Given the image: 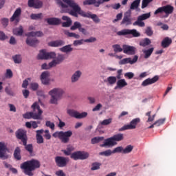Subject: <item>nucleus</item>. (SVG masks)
<instances>
[{
	"mask_svg": "<svg viewBox=\"0 0 176 176\" xmlns=\"http://www.w3.org/2000/svg\"><path fill=\"white\" fill-rule=\"evenodd\" d=\"M63 1L65 2V3H63L61 0H56L57 4L59 5V6H61L62 9H63L64 10H67L69 6L72 9L69 12L71 16H74V17H78V14H80V16H81L82 17H87V19H89L90 13H87L86 12L82 10V8H80L79 5L75 3V1L63 0Z\"/></svg>",
	"mask_w": 176,
	"mask_h": 176,
	"instance_id": "1",
	"label": "nucleus"
},
{
	"mask_svg": "<svg viewBox=\"0 0 176 176\" xmlns=\"http://www.w3.org/2000/svg\"><path fill=\"white\" fill-rule=\"evenodd\" d=\"M41 167V164L39 161L36 160H31L26 161L21 164V170H23L24 174L28 176H34V170L39 168Z\"/></svg>",
	"mask_w": 176,
	"mask_h": 176,
	"instance_id": "2",
	"label": "nucleus"
},
{
	"mask_svg": "<svg viewBox=\"0 0 176 176\" xmlns=\"http://www.w3.org/2000/svg\"><path fill=\"white\" fill-rule=\"evenodd\" d=\"M34 112H28L23 115L24 119H34V120H42V113L43 111L41 109V107L36 102L32 105Z\"/></svg>",
	"mask_w": 176,
	"mask_h": 176,
	"instance_id": "3",
	"label": "nucleus"
},
{
	"mask_svg": "<svg viewBox=\"0 0 176 176\" xmlns=\"http://www.w3.org/2000/svg\"><path fill=\"white\" fill-rule=\"evenodd\" d=\"M64 93V89L61 88H54L50 90L48 93L49 96H51V98L50 100V104L57 105V104H58V101L63 98Z\"/></svg>",
	"mask_w": 176,
	"mask_h": 176,
	"instance_id": "4",
	"label": "nucleus"
},
{
	"mask_svg": "<svg viewBox=\"0 0 176 176\" xmlns=\"http://www.w3.org/2000/svg\"><path fill=\"white\" fill-rule=\"evenodd\" d=\"M72 131L69 130L67 131H56L52 134L54 138H58L63 144H68L69 142V138L72 137Z\"/></svg>",
	"mask_w": 176,
	"mask_h": 176,
	"instance_id": "5",
	"label": "nucleus"
},
{
	"mask_svg": "<svg viewBox=\"0 0 176 176\" xmlns=\"http://www.w3.org/2000/svg\"><path fill=\"white\" fill-rule=\"evenodd\" d=\"M15 137L16 140H20L23 145H27L28 141V135H27V131L23 129H19L15 132Z\"/></svg>",
	"mask_w": 176,
	"mask_h": 176,
	"instance_id": "6",
	"label": "nucleus"
},
{
	"mask_svg": "<svg viewBox=\"0 0 176 176\" xmlns=\"http://www.w3.org/2000/svg\"><path fill=\"white\" fill-rule=\"evenodd\" d=\"M117 35H119L120 36L124 35H132L133 38H138V36H141V34L135 29H124L118 32Z\"/></svg>",
	"mask_w": 176,
	"mask_h": 176,
	"instance_id": "7",
	"label": "nucleus"
},
{
	"mask_svg": "<svg viewBox=\"0 0 176 176\" xmlns=\"http://www.w3.org/2000/svg\"><path fill=\"white\" fill-rule=\"evenodd\" d=\"M39 60H52L56 58V52H47L46 50H41L38 54Z\"/></svg>",
	"mask_w": 176,
	"mask_h": 176,
	"instance_id": "8",
	"label": "nucleus"
},
{
	"mask_svg": "<svg viewBox=\"0 0 176 176\" xmlns=\"http://www.w3.org/2000/svg\"><path fill=\"white\" fill-rule=\"evenodd\" d=\"M141 122L140 118H134L132 120L129 124L124 125L123 127L119 129V131H124V130H134L137 129V124Z\"/></svg>",
	"mask_w": 176,
	"mask_h": 176,
	"instance_id": "9",
	"label": "nucleus"
},
{
	"mask_svg": "<svg viewBox=\"0 0 176 176\" xmlns=\"http://www.w3.org/2000/svg\"><path fill=\"white\" fill-rule=\"evenodd\" d=\"M151 18V12L146 14H142V15L138 16L136 21L133 23V25H138V27H145V23L144 20H148Z\"/></svg>",
	"mask_w": 176,
	"mask_h": 176,
	"instance_id": "10",
	"label": "nucleus"
},
{
	"mask_svg": "<svg viewBox=\"0 0 176 176\" xmlns=\"http://www.w3.org/2000/svg\"><path fill=\"white\" fill-rule=\"evenodd\" d=\"M67 113L71 116V118H75V119H84V118L87 116V112L84 111L82 113H79L74 109H67Z\"/></svg>",
	"mask_w": 176,
	"mask_h": 176,
	"instance_id": "11",
	"label": "nucleus"
},
{
	"mask_svg": "<svg viewBox=\"0 0 176 176\" xmlns=\"http://www.w3.org/2000/svg\"><path fill=\"white\" fill-rule=\"evenodd\" d=\"M55 59L52 60L49 63L50 67L52 68V67H56V65H58V64H61L64 60H65V55L64 54H58L56 57L54 58Z\"/></svg>",
	"mask_w": 176,
	"mask_h": 176,
	"instance_id": "12",
	"label": "nucleus"
},
{
	"mask_svg": "<svg viewBox=\"0 0 176 176\" xmlns=\"http://www.w3.org/2000/svg\"><path fill=\"white\" fill-rule=\"evenodd\" d=\"M164 15H160V19H167L170 14H173L174 12V7L171 5L164 6Z\"/></svg>",
	"mask_w": 176,
	"mask_h": 176,
	"instance_id": "13",
	"label": "nucleus"
},
{
	"mask_svg": "<svg viewBox=\"0 0 176 176\" xmlns=\"http://www.w3.org/2000/svg\"><path fill=\"white\" fill-rule=\"evenodd\" d=\"M133 19H131V12H126L124 14L122 21H121V25H131Z\"/></svg>",
	"mask_w": 176,
	"mask_h": 176,
	"instance_id": "14",
	"label": "nucleus"
},
{
	"mask_svg": "<svg viewBox=\"0 0 176 176\" xmlns=\"http://www.w3.org/2000/svg\"><path fill=\"white\" fill-rule=\"evenodd\" d=\"M55 163L58 167H65L68 163V159L65 157L56 156L55 157Z\"/></svg>",
	"mask_w": 176,
	"mask_h": 176,
	"instance_id": "15",
	"label": "nucleus"
},
{
	"mask_svg": "<svg viewBox=\"0 0 176 176\" xmlns=\"http://www.w3.org/2000/svg\"><path fill=\"white\" fill-rule=\"evenodd\" d=\"M137 61H138V56L135 55L133 59H131V58H125L120 60L119 61V64L120 65H124L125 64H131L133 65V64H135Z\"/></svg>",
	"mask_w": 176,
	"mask_h": 176,
	"instance_id": "16",
	"label": "nucleus"
},
{
	"mask_svg": "<svg viewBox=\"0 0 176 176\" xmlns=\"http://www.w3.org/2000/svg\"><path fill=\"white\" fill-rule=\"evenodd\" d=\"M8 147H6V145L5 144L0 142V159H2L3 160H6L8 157V155H6V153L8 152Z\"/></svg>",
	"mask_w": 176,
	"mask_h": 176,
	"instance_id": "17",
	"label": "nucleus"
},
{
	"mask_svg": "<svg viewBox=\"0 0 176 176\" xmlns=\"http://www.w3.org/2000/svg\"><path fill=\"white\" fill-rule=\"evenodd\" d=\"M28 5L29 8H34V9H41L43 3L40 0H28Z\"/></svg>",
	"mask_w": 176,
	"mask_h": 176,
	"instance_id": "18",
	"label": "nucleus"
},
{
	"mask_svg": "<svg viewBox=\"0 0 176 176\" xmlns=\"http://www.w3.org/2000/svg\"><path fill=\"white\" fill-rule=\"evenodd\" d=\"M115 145H118V142H115L113 137L105 139L104 141V144H100L102 148H104V146H108L111 148L112 146H115Z\"/></svg>",
	"mask_w": 176,
	"mask_h": 176,
	"instance_id": "19",
	"label": "nucleus"
},
{
	"mask_svg": "<svg viewBox=\"0 0 176 176\" xmlns=\"http://www.w3.org/2000/svg\"><path fill=\"white\" fill-rule=\"evenodd\" d=\"M122 47H123V53H124L125 54H130V55L135 54V50H136L135 47L130 46L127 45H123Z\"/></svg>",
	"mask_w": 176,
	"mask_h": 176,
	"instance_id": "20",
	"label": "nucleus"
},
{
	"mask_svg": "<svg viewBox=\"0 0 176 176\" xmlns=\"http://www.w3.org/2000/svg\"><path fill=\"white\" fill-rule=\"evenodd\" d=\"M157 80H159V76H155L153 78H147L142 82V86L145 87L146 86H148V85H153V83H156Z\"/></svg>",
	"mask_w": 176,
	"mask_h": 176,
	"instance_id": "21",
	"label": "nucleus"
},
{
	"mask_svg": "<svg viewBox=\"0 0 176 176\" xmlns=\"http://www.w3.org/2000/svg\"><path fill=\"white\" fill-rule=\"evenodd\" d=\"M20 16H21V8H19L14 11L13 15L10 18V21L13 22L15 20L16 23H19V21H20Z\"/></svg>",
	"mask_w": 176,
	"mask_h": 176,
	"instance_id": "22",
	"label": "nucleus"
},
{
	"mask_svg": "<svg viewBox=\"0 0 176 176\" xmlns=\"http://www.w3.org/2000/svg\"><path fill=\"white\" fill-rule=\"evenodd\" d=\"M49 76H50V73L47 71L43 72L41 74L40 79L43 85H49Z\"/></svg>",
	"mask_w": 176,
	"mask_h": 176,
	"instance_id": "23",
	"label": "nucleus"
},
{
	"mask_svg": "<svg viewBox=\"0 0 176 176\" xmlns=\"http://www.w3.org/2000/svg\"><path fill=\"white\" fill-rule=\"evenodd\" d=\"M80 76H82V72H80V70L76 71L71 77L72 83L78 82V80L80 79Z\"/></svg>",
	"mask_w": 176,
	"mask_h": 176,
	"instance_id": "24",
	"label": "nucleus"
},
{
	"mask_svg": "<svg viewBox=\"0 0 176 176\" xmlns=\"http://www.w3.org/2000/svg\"><path fill=\"white\" fill-rule=\"evenodd\" d=\"M47 22L50 25H58L61 24V19L58 18H48Z\"/></svg>",
	"mask_w": 176,
	"mask_h": 176,
	"instance_id": "25",
	"label": "nucleus"
},
{
	"mask_svg": "<svg viewBox=\"0 0 176 176\" xmlns=\"http://www.w3.org/2000/svg\"><path fill=\"white\" fill-rule=\"evenodd\" d=\"M62 20H63L64 21H66V22H63L62 23L63 27L68 28V27H71V25H72V20L69 16H62Z\"/></svg>",
	"mask_w": 176,
	"mask_h": 176,
	"instance_id": "26",
	"label": "nucleus"
},
{
	"mask_svg": "<svg viewBox=\"0 0 176 176\" xmlns=\"http://www.w3.org/2000/svg\"><path fill=\"white\" fill-rule=\"evenodd\" d=\"M45 131L43 129L41 130H37L36 131V142L37 144H43V137L41 135V134H43V132Z\"/></svg>",
	"mask_w": 176,
	"mask_h": 176,
	"instance_id": "27",
	"label": "nucleus"
},
{
	"mask_svg": "<svg viewBox=\"0 0 176 176\" xmlns=\"http://www.w3.org/2000/svg\"><path fill=\"white\" fill-rule=\"evenodd\" d=\"M26 43L29 46H32L33 47H35V46H36L39 43V41L36 38H31V37L29 36L26 39Z\"/></svg>",
	"mask_w": 176,
	"mask_h": 176,
	"instance_id": "28",
	"label": "nucleus"
},
{
	"mask_svg": "<svg viewBox=\"0 0 176 176\" xmlns=\"http://www.w3.org/2000/svg\"><path fill=\"white\" fill-rule=\"evenodd\" d=\"M84 6H90L91 5H94L95 8H99L100 6L98 4V1L97 0H85L82 3Z\"/></svg>",
	"mask_w": 176,
	"mask_h": 176,
	"instance_id": "29",
	"label": "nucleus"
},
{
	"mask_svg": "<svg viewBox=\"0 0 176 176\" xmlns=\"http://www.w3.org/2000/svg\"><path fill=\"white\" fill-rule=\"evenodd\" d=\"M64 41L63 40H56L49 43V46L51 47H60V46L64 45Z\"/></svg>",
	"mask_w": 176,
	"mask_h": 176,
	"instance_id": "30",
	"label": "nucleus"
},
{
	"mask_svg": "<svg viewBox=\"0 0 176 176\" xmlns=\"http://www.w3.org/2000/svg\"><path fill=\"white\" fill-rule=\"evenodd\" d=\"M171 43H173V40L168 37H166L162 40L161 45L164 49H166V47H168Z\"/></svg>",
	"mask_w": 176,
	"mask_h": 176,
	"instance_id": "31",
	"label": "nucleus"
},
{
	"mask_svg": "<svg viewBox=\"0 0 176 176\" xmlns=\"http://www.w3.org/2000/svg\"><path fill=\"white\" fill-rule=\"evenodd\" d=\"M116 86L115 87V89H123V87H126L127 86V82H126L125 79H119L117 81Z\"/></svg>",
	"mask_w": 176,
	"mask_h": 176,
	"instance_id": "32",
	"label": "nucleus"
},
{
	"mask_svg": "<svg viewBox=\"0 0 176 176\" xmlns=\"http://www.w3.org/2000/svg\"><path fill=\"white\" fill-rule=\"evenodd\" d=\"M14 157L16 160H21V149L16 147L14 151Z\"/></svg>",
	"mask_w": 176,
	"mask_h": 176,
	"instance_id": "33",
	"label": "nucleus"
},
{
	"mask_svg": "<svg viewBox=\"0 0 176 176\" xmlns=\"http://www.w3.org/2000/svg\"><path fill=\"white\" fill-rule=\"evenodd\" d=\"M154 50H155V48H153V47L143 50V53L144 54V58H149L151 57V56H152V53H153Z\"/></svg>",
	"mask_w": 176,
	"mask_h": 176,
	"instance_id": "34",
	"label": "nucleus"
},
{
	"mask_svg": "<svg viewBox=\"0 0 176 176\" xmlns=\"http://www.w3.org/2000/svg\"><path fill=\"white\" fill-rule=\"evenodd\" d=\"M115 142H119L120 141H123L124 140V135L123 133H118L112 136Z\"/></svg>",
	"mask_w": 176,
	"mask_h": 176,
	"instance_id": "35",
	"label": "nucleus"
},
{
	"mask_svg": "<svg viewBox=\"0 0 176 176\" xmlns=\"http://www.w3.org/2000/svg\"><path fill=\"white\" fill-rule=\"evenodd\" d=\"M63 53H71L74 50V48L71 47V45H65L60 49Z\"/></svg>",
	"mask_w": 176,
	"mask_h": 176,
	"instance_id": "36",
	"label": "nucleus"
},
{
	"mask_svg": "<svg viewBox=\"0 0 176 176\" xmlns=\"http://www.w3.org/2000/svg\"><path fill=\"white\" fill-rule=\"evenodd\" d=\"M150 43H152L151 39L146 38L140 42V46H142V47H146V46H149Z\"/></svg>",
	"mask_w": 176,
	"mask_h": 176,
	"instance_id": "37",
	"label": "nucleus"
},
{
	"mask_svg": "<svg viewBox=\"0 0 176 176\" xmlns=\"http://www.w3.org/2000/svg\"><path fill=\"white\" fill-rule=\"evenodd\" d=\"M140 3H141V0H135L131 4L130 9L131 10H135V9H138L140 6Z\"/></svg>",
	"mask_w": 176,
	"mask_h": 176,
	"instance_id": "38",
	"label": "nucleus"
},
{
	"mask_svg": "<svg viewBox=\"0 0 176 176\" xmlns=\"http://www.w3.org/2000/svg\"><path fill=\"white\" fill-rule=\"evenodd\" d=\"M65 34L69 38H74L75 39H79L80 38V35L76 34V33L69 32L68 30L65 31Z\"/></svg>",
	"mask_w": 176,
	"mask_h": 176,
	"instance_id": "39",
	"label": "nucleus"
},
{
	"mask_svg": "<svg viewBox=\"0 0 176 176\" xmlns=\"http://www.w3.org/2000/svg\"><path fill=\"white\" fill-rule=\"evenodd\" d=\"M28 36H43V32L41 31L30 32L28 33Z\"/></svg>",
	"mask_w": 176,
	"mask_h": 176,
	"instance_id": "40",
	"label": "nucleus"
},
{
	"mask_svg": "<svg viewBox=\"0 0 176 176\" xmlns=\"http://www.w3.org/2000/svg\"><path fill=\"white\" fill-rule=\"evenodd\" d=\"M82 27V24L80 23V22L76 21L74 23L73 25L71 26L70 30L72 31H75L76 30H80V28Z\"/></svg>",
	"mask_w": 176,
	"mask_h": 176,
	"instance_id": "41",
	"label": "nucleus"
},
{
	"mask_svg": "<svg viewBox=\"0 0 176 176\" xmlns=\"http://www.w3.org/2000/svg\"><path fill=\"white\" fill-rule=\"evenodd\" d=\"M13 32L14 35L21 36V35H23V32H24V31L23 30V26H20L19 28L14 29L13 30Z\"/></svg>",
	"mask_w": 176,
	"mask_h": 176,
	"instance_id": "42",
	"label": "nucleus"
},
{
	"mask_svg": "<svg viewBox=\"0 0 176 176\" xmlns=\"http://www.w3.org/2000/svg\"><path fill=\"white\" fill-rule=\"evenodd\" d=\"M80 160H86L89 156V153L85 151H79Z\"/></svg>",
	"mask_w": 176,
	"mask_h": 176,
	"instance_id": "43",
	"label": "nucleus"
},
{
	"mask_svg": "<svg viewBox=\"0 0 176 176\" xmlns=\"http://www.w3.org/2000/svg\"><path fill=\"white\" fill-rule=\"evenodd\" d=\"M112 47L115 53H120L123 52V48H122V47H120V45L119 44L113 45Z\"/></svg>",
	"mask_w": 176,
	"mask_h": 176,
	"instance_id": "44",
	"label": "nucleus"
},
{
	"mask_svg": "<svg viewBox=\"0 0 176 176\" xmlns=\"http://www.w3.org/2000/svg\"><path fill=\"white\" fill-rule=\"evenodd\" d=\"M113 151L111 149L106 150L104 151L99 153L100 156H106L108 157V156H111L113 154Z\"/></svg>",
	"mask_w": 176,
	"mask_h": 176,
	"instance_id": "45",
	"label": "nucleus"
},
{
	"mask_svg": "<svg viewBox=\"0 0 176 176\" xmlns=\"http://www.w3.org/2000/svg\"><path fill=\"white\" fill-rule=\"evenodd\" d=\"M163 13H164V8L163 6L158 8L154 12L155 16H157L158 14H160V16H164V14H163Z\"/></svg>",
	"mask_w": 176,
	"mask_h": 176,
	"instance_id": "46",
	"label": "nucleus"
},
{
	"mask_svg": "<svg viewBox=\"0 0 176 176\" xmlns=\"http://www.w3.org/2000/svg\"><path fill=\"white\" fill-rule=\"evenodd\" d=\"M117 79L118 78L116 76H109L107 78V82L109 85H111L112 86L113 85H115V83H116Z\"/></svg>",
	"mask_w": 176,
	"mask_h": 176,
	"instance_id": "47",
	"label": "nucleus"
},
{
	"mask_svg": "<svg viewBox=\"0 0 176 176\" xmlns=\"http://www.w3.org/2000/svg\"><path fill=\"white\" fill-rule=\"evenodd\" d=\"M101 141H104V137H95L91 139V144H98V142H101Z\"/></svg>",
	"mask_w": 176,
	"mask_h": 176,
	"instance_id": "48",
	"label": "nucleus"
},
{
	"mask_svg": "<svg viewBox=\"0 0 176 176\" xmlns=\"http://www.w3.org/2000/svg\"><path fill=\"white\" fill-rule=\"evenodd\" d=\"M12 60L15 64H21V55H15L12 56Z\"/></svg>",
	"mask_w": 176,
	"mask_h": 176,
	"instance_id": "49",
	"label": "nucleus"
},
{
	"mask_svg": "<svg viewBox=\"0 0 176 176\" xmlns=\"http://www.w3.org/2000/svg\"><path fill=\"white\" fill-rule=\"evenodd\" d=\"M133 149H134V146L132 145H128L124 148H123V153H130L133 151Z\"/></svg>",
	"mask_w": 176,
	"mask_h": 176,
	"instance_id": "50",
	"label": "nucleus"
},
{
	"mask_svg": "<svg viewBox=\"0 0 176 176\" xmlns=\"http://www.w3.org/2000/svg\"><path fill=\"white\" fill-rule=\"evenodd\" d=\"M30 19L32 20H39V19H42V13L32 14L30 15Z\"/></svg>",
	"mask_w": 176,
	"mask_h": 176,
	"instance_id": "51",
	"label": "nucleus"
},
{
	"mask_svg": "<svg viewBox=\"0 0 176 176\" xmlns=\"http://www.w3.org/2000/svg\"><path fill=\"white\" fill-rule=\"evenodd\" d=\"M73 160H80V153L79 151L72 153L70 156Z\"/></svg>",
	"mask_w": 176,
	"mask_h": 176,
	"instance_id": "52",
	"label": "nucleus"
},
{
	"mask_svg": "<svg viewBox=\"0 0 176 176\" xmlns=\"http://www.w3.org/2000/svg\"><path fill=\"white\" fill-rule=\"evenodd\" d=\"M88 19H92L93 21H94V23H100V18H98V16H97V14H89V16Z\"/></svg>",
	"mask_w": 176,
	"mask_h": 176,
	"instance_id": "53",
	"label": "nucleus"
},
{
	"mask_svg": "<svg viewBox=\"0 0 176 176\" xmlns=\"http://www.w3.org/2000/svg\"><path fill=\"white\" fill-rule=\"evenodd\" d=\"M101 164L98 162H94L92 164V166L91 168V171H96V170H100V167Z\"/></svg>",
	"mask_w": 176,
	"mask_h": 176,
	"instance_id": "54",
	"label": "nucleus"
},
{
	"mask_svg": "<svg viewBox=\"0 0 176 176\" xmlns=\"http://www.w3.org/2000/svg\"><path fill=\"white\" fill-rule=\"evenodd\" d=\"M72 151H74V147L70 146L67 147L66 150H63V152L66 156H69L72 153Z\"/></svg>",
	"mask_w": 176,
	"mask_h": 176,
	"instance_id": "55",
	"label": "nucleus"
},
{
	"mask_svg": "<svg viewBox=\"0 0 176 176\" xmlns=\"http://www.w3.org/2000/svg\"><path fill=\"white\" fill-rule=\"evenodd\" d=\"M112 123V118H109L104 120L103 121L100 122L101 126H108Z\"/></svg>",
	"mask_w": 176,
	"mask_h": 176,
	"instance_id": "56",
	"label": "nucleus"
},
{
	"mask_svg": "<svg viewBox=\"0 0 176 176\" xmlns=\"http://www.w3.org/2000/svg\"><path fill=\"white\" fill-rule=\"evenodd\" d=\"M153 0H142V9L147 8L148 5L151 3Z\"/></svg>",
	"mask_w": 176,
	"mask_h": 176,
	"instance_id": "57",
	"label": "nucleus"
},
{
	"mask_svg": "<svg viewBox=\"0 0 176 176\" xmlns=\"http://www.w3.org/2000/svg\"><path fill=\"white\" fill-rule=\"evenodd\" d=\"M23 146H25V148L28 151L29 153H32L34 151V147L32 146V144H27L26 143V145H23Z\"/></svg>",
	"mask_w": 176,
	"mask_h": 176,
	"instance_id": "58",
	"label": "nucleus"
},
{
	"mask_svg": "<svg viewBox=\"0 0 176 176\" xmlns=\"http://www.w3.org/2000/svg\"><path fill=\"white\" fill-rule=\"evenodd\" d=\"M145 34H146L147 36H152L153 35V30H152V28L147 27L145 30Z\"/></svg>",
	"mask_w": 176,
	"mask_h": 176,
	"instance_id": "59",
	"label": "nucleus"
},
{
	"mask_svg": "<svg viewBox=\"0 0 176 176\" xmlns=\"http://www.w3.org/2000/svg\"><path fill=\"white\" fill-rule=\"evenodd\" d=\"M164 122H166V118H162V119H160L158 120H157L155 122H154V124H155V126H162V124H164Z\"/></svg>",
	"mask_w": 176,
	"mask_h": 176,
	"instance_id": "60",
	"label": "nucleus"
},
{
	"mask_svg": "<svg viewBox=\"0 0 176 176\" xmlns=\"http://www.w3.org/2000/svg\"><path fill=\"white\" fill-rule=\"evenodd\" d=\"M45 126L47 127H50V129H51L52 130H54V127H55L56 125L50 121H46L45 122Z\"/></svg>",
	"mask_w": 176,
	"mask_h": 176,
	"instance_id": "61",
	"label": "nucleus"
},
{
	"mask_svg": "<svg viewBox=\"0 0 176 176\" xmlns=\"http://www.w3.org/2000/svg\"><path fill=\"white\" fill-rule=\"evenodd\" d=\"M5 91L8 96H11L12 97L14 96V92H13L12 89H9V87H6L5 88Z\"/></svg>",
	"mask_w": 176,
	"mask_h": 176,
	"instance_id": "62",
	"label": "nucleus"
},
{
	"mask_svg": "<svg viewBox=\"0 0 176 176\" xmlns=\"http://www.w3.org/2000/svg\"><path fill=\"white\" fill-rule=\"evenodd\" d=\"M113 153H123V148L122 146H118L112 151Z\"/></svg>",
	"mask_w": 176,
	"mask_h": 176,
	"instance_id": "63",
	"label": "nucleus"
},
{
	"mask_svg": "<svg viewBox=\"0 0 176 176\" xmlns=\"http://www.w3.org/2000/svg\"><path fill=\"white\" fill-rule=\"evenodd\" d=\"M9 37L3 32V31H0V41H6V39H8Z\"/></svg>",
	"mask_w": 176,
	"mask_h": 176,
	"instance_id": "64",
	"label": "nucleus"
}]
</instances>
